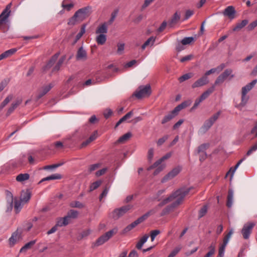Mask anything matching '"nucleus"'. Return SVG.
<instances>
[{
    "label": "nucleus",
    "mask_w": 257,
    "mask_h": 257,
    "mask_svg": "<svg viewBox=\"0 0 257 257\" xmlns=\"http://www.w3.org/2000/svg\"><path fill=\"white\" fill-rule=\"evenodd\" d=\"M191 188H180L173 193L169 196L163 199L158 205V207H162L168 203L174 201L171 204L168 205L162 211L160 215L164 216L172 211L175 208L178 206L183 202L185 197L188 194Z\"/></svg>",
    "instance_id": "obj_1"
},
{
    "label": "nucleus",
    "mask_w": 257,
    "mask_h": 257,
    "mask_svg": "<svg viewBox=\"0 0 257 257\" xmlns=\"http://www.w3.org/2000/svg\"><path fill=\"white\" fill-rule=\"evenodd\" d=\"M91 14V7H86L77 11L68 21L69 25H74L77 22H82Z\"/></svg>",
    "instance_id": "obj_2"
},
{
    "label": "nucleus",
    "mask_w": 257,
    "mask_h": 257,
    "mask_svg": "<svg viewBox=\"0 0 257 257\" xmlns=\"http://www.w3.org/2000/svg\"><path fill=\"white\" fill-rule=\"evenodd\" d=\"M151 87L149 84L141 85L134 94L137 98L141 99L143 97H148L151 94Z\"/></svg>",
    "instance_id": "obj_3"
},
{
    "label": "nucleus",
    "mask_w": 257,
    "mask_h": 257,
    "mask_svg": "<svg viewBox=\"0 0 257 257\" xmlns=\"http://www.w3.org/2000/svg\"><path fill=\"white\" fill-rule=\"evenodd\" d=\"M132 207V205L128 204L119 208H116L111 212V216L114 219H118L131 209Z\"/></svg>",
    "instance_id": "obj_4"
},
{
    "label": "nucleus",
    "mask_w": 257,
    "mask_h": 257,
    "mask_svg": "<svg viewBox=\"0 0 257 257\" xmlns=\"http://www.w3.org/2000/svg\"><path fill=\"white\" fill-rule=\"evenodd\" d=\"M117 232V230L115 229H112L107 232H106L105 234H103L101 236H100L96 241L95 243V245L96 246H99L103 243H104L105 242L108 241L113 234H115Z\"/></svg>",
    "instance_id": "obj_5"
},
{
    "label": "nucleus",
    "mask_w": 257,
    "mask_h": 257,
    "mask_svg": "<svg viewBox=\"0 0 257 257\" xmlns=\"http://www.w3.org/2000/svg\"><path fill=\"white\" fill-rule=\"evenodd\" d=\"M55 85L54 82L50 83L48 84L43 86L38 90V93L37 96V100L40 99L45 94H46Z\"/></svg>",
    "instance_id": "obj_6"
},
{
    "label": "nucleus",
    "mask_w": 257,
    "mask_h": 257,
    "mask_svg": "<svg viewBox=\"0 0 257 257\" xmlns=\"http://www.w3.org/2000/svg\"><path fill=\"white\" fill-rule=\"evenodd\" d=\"M255 225L254 223L250 222L245 224L241 230L243 237L247 239L249 238L251 230Z\"/></svg>",
    "instance_id": "obj_7"
},
{
    "label": "nucleus",
    "mask_w": 257,
    "mask_h": 257,
    "mask_svg": "<svg viewBox=\"0 0 257 257\" xmlns=\"http://www.w3.org/2000/svg\"><path fill=\"white\" fill-rule=\"evenodd\" d=\"M181 171V169L179 167H176L174 168L172 171L168 173L166 176H165L161 182L164 183L167 181L172 179L176 176H177Z\"/></svg>",
    "instance_id": "obj_8"
},
{
    "label": "nucleus",
    "mask_w": 257,
    "mask_h": 257,
    "mask_svg": "<svg viewBox=\"0 0 257 257\" xmlns=\"http://www.w3.org/2000/svg\"><path fill=\"white\" fill-rule=\"evenodd\" d=\"M10 8V5H8L6 8L3 11L0 15V26L2 27L6 23L7 20L9 17L11 11L9 10Z\"/></svg>",
    "instance_id": "obj_9"
},
{
    "label": "nucleus",
    "mask_w": 257,
    "mask_h": 257,
    "mask_svg": "<svg viewBox=\"0 0 257 257\" xmlns=\"http://www.w3.org/2000/svg\"><path fill=\"white\" fill-rule=\"evenodd\" d=\"M7 212H11L13 208L14 197L13 194L9 191H6Z\"/></svg>",
    "instance_id": "obj_10"
},
{
    "label": "nucleus",
    "mask_w": 257,
    "mask_h": 257,
    "mask_svg": "<svg viewBox=\"0 0 257 257\" xmlns=\"http://www.w3.org/2000/svg\"><path fill=\"white\" fill-rule=\"evenodd\" d=\"M209 83V80L208 77L203 75L200 78L196 80L192 85V87L195 88L196 87H199L205 85Z\"/></svg>",
    "instance_id": "obj_11"
},
{
    "label": "nucleus",
    "mask_w": 257,
    "mask_h": 257,
    "mask_svg": "<svg viewBox=\"0 0 257 257\" xmlns=\"http://www.w3.org/2000/svg\"><path fill=\"white\" fill-rule=\"evenodd\" d=\"M21 238V233L18 230L13 232L9 239L10 247H13Z\"/></svg>",
    "instance_id": "obj_12"
},
{
    "label": "nucleus",
    "mask_w": 257,
    "mask_h": 257,
    "mask_svg": "<svg viewBox=\"0 0 257 257\" xmlns=\"http://www.w3.org/2000/svg\"><path fill=\"white\" fill-rule=\"evenodd\" d=\"M235 13L236 11L233 6H228L224 10L223 14L232 20L235 18Z\"/></svg>",
    "instance_id": "obj_13"
},
{
    "label": "nucleus",
    "mask_w": 257,
    "mask_h": 257,
    "mask_svg": "<svg viewBox=\"0 0 257 257\" xmlns=\"http://www.w3.org/2000/svg\"><path fill=\"white\" fill-rule=\"evenodd\" d=\"M76 58L77 60L85 61L87 58V52L83 47L79 48L77 52Z\"/></svg>",
    "instance_id": "obj_14"
},
{
    "label": "nucleus",
    "mask_w": 257,
    "mask_h": 257,
    "mask_svg": "<svg viewBox=\"0 0 257 257\" xmlns=\"http://www.w3.org/2000/svg\"><path fill=\"white\" fill-rule=\"evenodd\" d=\"M181 15L180 13L176 12L172 16L170 20L168 22V26L170 28L173 27L180 21Z\"/></svg>",
    "instance_id": "obj_15"
},
{
    "label": "nucleus",
    "mask_w": 257,
    "mask_h": 257,
    "mask_svg": "<svg viewBox=\"0 0 257 257\" xmlns=\"http://www.w3.org/2000/svg\"><path fill=\"white\" fill-rule=\"evenodd\" d=\"M177 115L178 113L175 111V110L174 109L173 110H172L171 112H170L168 114H167L164 117V118L162 120L161 123L162 124H165L172 120Z\"/></svg>",
    "instance_id": "obj_16"
},
{
    "label": "nucleus",
    "mask_w": 257,
    "mask_h": 257,
    "mask_svg": "<svg viewBox=\"0 0 257 257\" xmlns=\"http://www.w3.org/2000/svg\"><path fill=\"white\" fill-rule=\"evenodd\" d=\"M257 83V79L252 80L251 82L248 83L245 86L243 87L241 89V92H243V94H247L256 84Z\"/></svg>",
    "instance_id": "obj_17"
},
{
    "label": "nucleus",
    "mask_w": 257,
    "mask_h": 257,
    "mask_svg": "<svg viewBox=\"0 0 257 257\" xmlns=\"http://www.w3.org/2000/svg\"><path fill=\"white\" fill-rule=\"evenodd\" d=\"M214 122L210 119L206 120L200 128V132L202 133H206L213 124Z\"/></svg>",
    "instance_id": "obj_18"
},
{
    "label": "nucleus",
    "mask_w": 257,
    "mask_h": 257,
    "mask_svg": "<svg viewBox=\"0 0 257 257\" xmlns=\"http://www.w3.org/2000/svg\"><path fill=\"white\" fill-rule=\"evenodd\" d=\"M59 55V53H56L54 56L52 57L51 59L49 61L47 64L44 67V69L45 71L50 69L55 63L57 60L58 56Z\"/></svg>",
    "instance_id": "obj_19"
},
{
    "label": "nucleus",
    "mask_w": 257,
    "mask_h": 257,
    "mask_svg": "<svg viewBox=\"0 0 257 257\" xmlns=\"http://www.w3.org/2000/svg\"><path fill=\"white\" fill-rule=\"evenodd\" d=\"M31 194L30 191H22L21 195V201L23 202H27L31 198Z\"/></svg>",
    "instance_id": "obj_20"
},
{
    "label": "nucleus",
    "mask_w": 257,
    "mask_h": 257,
    "mask_svg": "<svg viewBox=\"0 0 257 257\" xmlns=\"http://www.w3.org/2000/svg\"><path fill=\"white\" fill-rule=\"evenodd\" d=\"M171 156V153H168L162 157L161 159L156 161L152 166L149 168V170L152 169L154 168L157 167L162 163L164 160L169 159Z\"/></svg>",
    "instance_id": "obj_21"
},
{
    "label": "nucleus",
    "mask_w": 257,
    "mask_h": 257,
    "mask_svg": "<svg viewBox=\"0 0 257 257\" xmlns=\"http://www.w3.org/2000/svg\"><path fill=\"white\" fill-rule=\"evenodd\" d=\"M248 23L247 20H243L240 22L237 23L232 29L233 31H239L244 27Z\"/></svg>",
    "instance_id": "obj_22"
},
{
    "label": "nucleus",
    "mask_w": 257,
    "mask_h": 257,
    "mask_svg": "<svg viewBox=\"0 0 257 257\" xmlns=\"http://www.w3.org/2000/svg\"><path fill=\"white\" fill-rule=\"evenodd\" d=\"M17 50L16 48L8 50L0 55V61L13 55Z\"/></svg>",
    "instance_id": "obj_23"
},
{
    "label": "nucleus",
    "mask_w": 257,
    "mask_h": 257,
    "mask_svg": "<svg viewBox=\"0 0 257 257\" xmlns=\"http://www.w3.org/2000/svg\"><path fill=\"white\" fill-rule=\"evenodd\" d=\"M95 33L97 34H106L107 33V25L106 23H104L99 26L96 29Z\"/></svg>",
    "instance_id": "obj_24"
},
{
    "label": "nucleus",
    "mask_w": 257,
    "mask_h": 257,
    "mask_svg": "<svg viewBox=\"0 0 257 257\" xmlns=\"http://www.w3.org/2000/svg\"><path fill=\"white\" fill-rule=\"evenodd\" d=\"M22 102V100L21 99H18L16 100L15 102H14L12 103L11 107L9 108L7 115H9L11 114L14 110Z\"/></svg>",
    "instance_id": "obj_25"
},
{
    "label": "nucleus",
    "mask_w": 257,
    "mask_h": 257,
    "mask_svg": "<svg viewBox=\"0 0 257 257\" xmlns=\"http://www.w3.org/2000/svg\"><path fill=\"white\" fill-rule=\"evenodd\" d=\"M69 223V220L65 216L64 217H60L57 219L56 222V226L57 227H62L63 226H66Z\"/></svg>",
    "instance_id": "obj_26"
},
{
    "label": "nucleus",
    "mask_w": 257,
    "mask_h": 257,
    "mask_svg": "<svg viewBox=\"0 0 257 257\" xmlns=\"http://www.w3.org/2000/svg\"><path fill=\"white\" fill-rule=\"evenodd\" d=\"M233 191L232 189H230L228 192L227 200L226 203V206L228 208H230L233 203Z\"/></svg>",
    "instance_id": "obj_27"
},
{
    "label": "nucleus",
    "mask_w": 257,
    "mask_h": 257,
    "mask_svg": "<svg viewBox=\"0 0 257 257\" xmlns=\"http://www.w3.org/2000/svg\"><path fill=\"white\" fill-rule=\"evenodd\" d=\"M232 73V70L231 69H227L219 75L225 80L228 77H229V79L234 77V75Z\"/></svg>",
    "instance_id": "obj_28"
},
{
    "label": "nucleus",
    "mask_w": 257,
    "mask_h": 257,
    "mask_svg": "<svg viewBox=\"0 0 257 257\" xmlns=\"http://www.w3.org/2000/svg\"><path fill=\"white\" fill-rule=\"evenodd\" d=\"M149 236L148 234H145L138 242L136 244V247L138 249H141L144 244L147 241Z\"/></svg>",
    "instance_id": "obj_29"
},
{
    "label": "nucleus",
    "mask_w": 257,
    "mask_h": 257,
    "mask_svg": "<svg viewBox=\"0 0 257 257\" xmlns=\"http://www.w3.org/2000/svg\"><path fill=\"white\" fill-rule=\"evenodd\" d=\"M214 90H215V86H214V85H212L211 87L208 88L206 91L204 92L201 94L200 98L202 100H204V99L207 98L209 96V95L214 91Z\"/></svg>",
    "instance_id": "obj_30"
},
{
    "label": "nucleus",
    "mask_w": 257,
    "mask_h": 257,
    "mask_svg": "<svg viewBox=\"0 0 257 257\" xmlns=\"http://www.w3.org/2000/svg\"><path fill=\"white\" fill-rule=\"evenodd\" d=\"M156 212V211L155 209L150 210V211L146 213L145 214L138 218L137 220L138 222H139V223H140L143 222L144 220H145L150 215L155 213Z\"/></svg>",
    "instance_id": "obj_31"
},
{
    "label": "nucleus",
    "mask_w": 257,
    "mask_h": 257,
    "mask_svg": "<svg viewBox=\"0 0 257 257\" xmlns=\"http://www.w3.org/2000/svg\"><path fill=\"white\" fill-rule=\"evenodd\" d=\"M156 212V211L155 209L150 210V211L146 213L145 214L138 218L137 220L138 222H139V223H140L143 222L144 220H145L150 215L155 213Z\"/></svg>",
    "instance_id": "obj_32"
},
{
    "label": "nucleus",
    "mask_w": 257,
    "mask_h": 257,
    "mask_svg": "<svg viewBox=\"0 0 257 257\" xmlns=\"http://www.w3.org/2000/svg\"><path fill=\"white\" fill-rule=\"evenodd\" d=\"M156 212V211L155 209L150 210V211L146 213L145 214L138 218L137 220L138 222H139V223H140L143 222L144 220H145L150 215L155 213Z\"/></svg>",
    "instance_id": "obj_33"
},
{
    "label": "nucleus",
    "mask_w": 257,
    "mask_h": 257,
    "mask_svg": "<svg viewBox=\"0 0 257 257\" xmlns=\"http://www.w3.org/2000/svg\"><path fill=\"white\" fill-rule=\"evenodd\" d=\"M36 240H32L25 244L20 250V252H26L27 250L31 248V247L36 243Z\"/></svg>",
    "instance_id": "obj_34"
},
{
    "label": "nucleus",
    "mask_w": 257,
    "mask_h": 257,
    "mask_svg": "<svg viewBox=\"0 0 257 257\" xmlns=\"http://www.w3.org/2000/svg\"><path fill=\"white\" fill-rule=\"evenodd\" d=\"M95 40L98 45H102L106 42V35L103 34H98L96 37Z\"/></svg>",
    "instance_id": "obj_35"
},
{
    "label": "nucleus",
    "mask_w": 257,
    "mask_h": 257,
    "mask_svg": "<svg viewBox=\"0 0 257 257\" xmlns=\"http://www.w3.org/2000/svg\"><path fill=\"white\" fill-rule=\"evenodd\" d=\"M62 178L61 175L59 174H52L49 176H48L47 177H45L43 179H42L41 181L39 182L40 183L41 182H42L45 181H49L52 180H57V179H60Z\"/></svg>",
    "instance_id": "obj_36"
},
{
    "label": "nucleus",
    "mask_w": 257,
    "mask_h": 257,
    "mask_svg": "<svg viewBox=\"0 0 257 257\" xmlns=\"http://www.w3.org/2000/svg\"><path fill=\"white\" fill-rule=\"evenodd\" d=\"M132 136V134L130 132H128L121 137H120L119 139L117 140V142L118 143H123L127 141Z\"/></svg>",
    "instance_id": "obj_37"
},
{
    "label": "nucleus",
    "mask_w": 257,
    "mask_h": 257,
    "mask_svg": "<svg viewBox=\"0 0 257 257\" xmlns=\"http://www.w3.org/2000/svg\"><path fill=\"white\" fill-rule=\"evenodd\" d=\"M190 105V103L187 101H184L181 104L177 105L175 107L174 110L178 114L179 111L182 109L187 107L188 106Z\"/></svg>",
    "instance_id": "obj_38"
},
{
    "label": "nucleus",
    "mask_w": 257,
    "mask_h": 257,
    "mask_svg": "<svg viewBox=\"0 0 257 257\" xmlns=\"http://www.w3.org/2000/svg\"><path fill=\"white\" fill-rule=\"evenodd\" d=\"M30 178V175L28 173L20 174L16 177V180L18 182H23L28 180Z\"/></svg>",
    "instance_id": "obj_39"
},
{
    "label": "nucleus",
    "mask_w": 257,
    "mask_h": 257,
    "mask_svg": "<svg viewBox=\"0 0 257 257\" xmlns=\"http://www.w3.org/2000/svg\"><path fill=\"white\" fill-rule=\"evenodd\" d=\"M78 215V212L77 211L72 209L70 210L65 217L69 220V222H70V218H76L77 217Z\"/></svg>",
    "instance_id": "obj_40"
},
{
    "label": "nucleus",
    "mask_w": 257,
    "mask_h": 257,
    "mask_svg": "<svg viewBox=\"0 0 257 257\" xmlns=\"http://www.w3.org/2000/svg\"><path fill=\"white\" fill-rule=\"evenodd\" d=\"M155 41V38L154 37H150L145 43L142 46V49L143 50H144L146 47L148 46H149L150 44L152 46L154 42Z\"/></svg>",
    "instance_id": "obj_41"
},
{
    "label": "nucleus",
    "mask_w": 257,
    "mask_h": 257,
    "mask_svg": "<svg viewBox=\"0 0 257 257\" xmlns=\"http://www.w3.org/2000/svg\"><path fill=\"white\" fill-rule=\"evenodd\" d=\"M65 59V57L63 56L61 57L56 64V65L55 66V67L53 69V71H58L59 70L61 66H62L63 63L64 62V60Z\"/></svg>",
    "instance_id": "obj_42"
},
{
    "label": "nucleus",
    "mask_w": 257,
    "mask_h": 257,
    "mask_svg": "<svg viewBox=\"0 0 257 257\" xmlns=\"http://www.w3.org/2000/svg\"><path fill=\"white\" fill-rule=\"evenodd\" d=\"M70 206L72 208H82L84 207V205L78 201H72L70 203Z\"/></svg>",
    "instance_id": "obj_43"
},
{
    "label": "nucleus",
    "mask_w": 257,
    "mask_h": 257,
    "mask_svg": "<svg viewBox=\"0 0 257 257\" xmlns=\"http://www.w3.org/2000/svg\"><path fill=\"white\" fill-rule=\"evenodd\" d=\"M85 25H83L81 27L80 31L76 36L75 43H76L78 40H79L81 38V37L83 36V35L85 33Z\"/></svg>",
    "instance_id": "obj_44"
},
{
    "label": "nucleus",
    "mask_w": 257,
    "mask_h": 257,
    "mask_svg": "<svg viewBox=\"0 0 257 257\" xmlns=\"http://www.w3.org/2000/svg\"><path fill=\"white\" fill-rule=\"evenodd\" d=\"M13 96L12 95H8L1 103L0 105V108L1 109L3 108L7 104H8L9 102L13 99Z\"/></svg>",
    "instance_id": "obj_45"
},
{
    "label": "nucleus",
    "mask_w": 257,
    "mask_h": 257,
    "mask_svg": "<svg viewBox=\"0 0 257 257\" xmlns=\"http://www.w3.org/2000/svg\"><path fill=\"white\" fill-rule=\"evenodd\" d=\"M194 41V38L193 37H185L181 41V44L186 45L191 44Z\"/></svg>",
    "instance_id": "obj_46"
},
{
    "label": "nucleus",
    "mask_w": 257,
    "mask_h": 257,
    "mask_svg": "<svg viewBox=\"0 0 257 257\" xmlns=\"http://www.w3.org/2000/svg\"><path fill=\"white\" fill-rule=\"evenodd\" d=\"M193 76V74L191 73H186L185 74L183 75L179 78V81L180 82H182L186 80H188L191 78Z\"/></svg>",
    "instance_id": "obj_47"
},
{
    "label": "nucleus",
    "mask_w": 257,
    "mask_h": 257,
    "mask_svg": "<svg viewBox=\"0 0 257 257\" xmlns=\"http://www.w3.org/2000/svg\"><path fill=\"white\" fill-rule=\"evenodd\" d=\"M22 208L21 201H18L16 199L15 200L14 209L16 213H19Z\"/></svg>",
    "instance_id": "obj_48"
},
{
    "label": "nucleus",
    "mask_w": 257,
    "mask_h": 257,
    "mask_svg": "<svg viewBox=\"0 0 257 257\" xmlns=\"http://www.w3.org/2000/svg\"><path fill=\"white\" fill-rule=\"evenodd\" d=\"M91 233V230L90 229H87L82 231L80 235L78 236V240H81L83 238L87 237L88 235L90 234Z\"/></svg>",
    "instance_id": "obj_49"
},
{
    "label": "nucleus",
    "mask_w": 257,
    "mask_h": 257,
    "mask_svg": "<svg viewBox=\"0 0 257 257\" xmlns=\"http://www.w3.org/2000/svg\"><path fill=\"white\" fill-rule=\"evenodd\" d=\"M208 146V144H203L199 146L198 148L197 153L198 154L206 153V150Z\"/></svg>",
    "instance_id": "obj_50"
},
{
    "label": "nucleus",
    "mask_w": 257,
    "mask_h": 257,
    "mask_svg": "<svg viewBox=\"0 0 257 257\" xmlns=\"http://www.w3.org/2000/svg\"><path fill=\"white\" fill-rule=\"evenodd\" d=\"M207 210V206L206 205L203 206L199 211V218H201L203 217L206 214Z\"/></svg>",
    "instance_id": "obj_51"
},
{
    "label": "nucleus",
    "mask_w": 257,
    "mask_h": 257,
    "mask_svg": "<svg viewBox=\"0 0 257 257\" xmlns=\"http://www.w3.org/2000/svg\"><path fill=\"white\" fill-rule=\"evenodd\" d=\"M101 184V181H97L92 183L89 187V191H92L93 190L97 189Z\"/></svg>",
    "instance_id": "obj_52"
},
{
    "label": "nucleus",
    "mask_w": 257,
    "mask_h": 257,
    "mask_svg": "<svg viewBox=\"0 0 257 257\" xmlns=\"http://www.w3.org/2000/svg\"><path fill=\"white\" fill-rule=\"evenodd\" d=\"M257 150V141L255 143V144L252 145L250 148L246 152V155L247 156H250L252 153L255 152Z\"/></svg>",
    "instance_id": "obj_53"
},
{
    "label": "nucleus",
    "mask_w": 257,
    "mask_h": 257,
    "mask_svg": "<svg viewBox=\"0 0 257 257\" xmlns=\"http://www.w3.org/2000/svg\"><path fill=\"white\" fill-rule=\"evenodd\" d=\"M228 243L224 242L220 245L219 248L218 253L224 255L225 249Z\"/></svg>",
    "instance_id": "obj_54"
},
{
    "label": "nucleus",
    "mask_w": 257,
    "mask_h": 257,
    "mask_svg": "<svg viewBox=\"0 0 257 257\" xmlns=\"http://www.w3.org/2000/svg\"><path fill=\"white\" fill-rule=\"evenodd\" d=\"M169 136L168 135H165L162 138L159 139L158 141H157V145L158 146H160L162 145L168 139Z\"/></svg>",
    "instance_id": "obj_55"
},
{
    "label": "nucleus",
    "mask_w": 257,
    "mask_h": 257,
    "mask_svg": "<svg viewBox=\"0 0 257 257\" xmlns=\"http://www.w3.org/2000/svg\"><path fill=\"white\" fill-rule=\"evenodd\" d=\"M160 233L159 230H154L151 231L150 236L152 241H153L157 235Z\"/></svg>",
    "instance_id": "obj_56"
},
{
    "label": "nucleus",
    "mask_w": 257,
    "mask_h": 257,
    "mask_svg": "<svg viewBox=\"0 0 257 257\" xmlns=\"http://www.w3.org/2000/svg\"><path fill=\"white\" fill-rule=\"evenodd\" d=\"M63 164V163H59V164H53L52 165H48L44 167V169L45 170H48V169H53L57 168L58 167H60L62 166Z\"/></svg>",
    "instance_id": "obj_57"
},
{
    "label": "nucleus",
    "mask_w": 257,
    "mask_h": 257,
    "mask_svg": "<svg viewBox=\"0 0 257 257\" xmlns=\"http://www.w3.org/2000/svg\"><path fill=\"white\" fill-rule=\"evenodd\" d=\"M133 114V112L132 111H130L128 113H127L125 115H124L122 117H121L120 120L123 122L125 121L126 119L131 118Z\"/></svg>",
    "instance_id": "obj_58"
},
{
    "label": "nucleus",
    "mask_w": 257,
    "mask_h": 257,
    "mask_svg": "<svg viewBox=\"0 0 257 257\" xmlns=\"http://www.w3.org/2000/svg\"><path fill=\"white\" fill-rule=\"evenodd\" d=\"M100 166V164L96 163L94 164H92L89 166L88 168V170L89 172H91L97 169H98Z\"/></svg>",
    "instance_id": "obj_59"
},
{
    "label": "nucleus",
    "mask_w": 257,
    "mask_h": 257,
    "mask_svg": "<svg viewBox=\"0 0 257 257\" xmlns=\"http://www.w3.org/2000/svg\"><path fill=\"white\" fill-rule=\"evenodd\" d=\"M193 55L192 54L188 55L187 56L182 57L180 59V62L182 63H183L186 61H189V60H191L193 58Z\"/></svg>",
    "instance_id": "obj_60"
},
{
    "label": "nucleus",
    "mask_w": 257,
    "mask_h": 257,
    "mask_svg": "<svg viewBox=\"0 0 257 257\" xmlns=\"http://www.w3.org/2000/svg\"><path fill=\"white\" fill-rule=\"evenodd\" d=\"M194 14V12L193 11L188 10L186 11L185 18L184 20H188L191 16H192Z\"/></svg>",
    "instance_id": "obj_61"
},
{
    "label": "nucleus",
    "mask_w": 257,
    "mask_h": 257,
    "mask_svg": "<svg viewBox=\"0 0 257 257\" xmlns=\"http://www.w3.org/2000/svg\"><path fill=\"white\" fill-rule=\"evenodd\" d=\"M154 156V150L153 148H150L148 153V159L149 161H151Z\"/></svg>",
    "instance_id": "obj_62"
},
{
    "label": "nucleus",
    "mask_w": 257,
    "mask_h": 257,
    "mask_svg": "<svg viewBox=\"0 0 257 257\" xmlns=\"http://www.w3.org/2000/svg\"><path fill=\"white\" fill-rule=\"evenodd\" d=\"M124 49V44L123 43L118 44L117 45V53L121 54Z\"/></svg>",
    "instance_id": "obj_63"
},
{
    "label": "nucleus",
    "mask_w": 257,
    "mask_h": 257,
    "mask_svg": "<svg viewBox=\"0 0 257 257\" xmlns=\"http://www.w3.org/2000/svg\"><path fill=\"white\" fill-rule=\"evenodd\" d=\"M257 26V20L251 23L248 26L247 29L248 30L251 31Z\"/></svg>",
    "instance_id": "obj_64"
}]
</instances>
